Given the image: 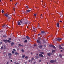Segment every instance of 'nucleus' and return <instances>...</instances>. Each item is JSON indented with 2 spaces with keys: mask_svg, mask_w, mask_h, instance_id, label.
I'll return each mask as SVG.
<instances>
[{
  "mask_svg": "<svg viewBox=\"0 0 64 64\" xmlns=\"http://www.w3.org/2000/svg\"><path fill=\"white\" fill-rule=\"evenodd\" d=\"M40 54H39V57H42V58H44V56H43V54H45V53H44V52H40Z\"/></svg>",
  "mask_w": 64,
  "mask_h": 64,
  "instance_id": "1",
  "label": "nucleus"
},
{
  "mask_svg": "<svg viewBox=\"0 0 64 64\" xmlns=\"http://www.w3.org/2000/svg\"><path fill=\"white\" fill-rule=\"evenodd\" d=\"M3 41L4 42H9V43H11V42L8 40H4Z\"/></svg>",
  "mask_w": 64,
  "mask_h": 64,
  "instance_id": "2",
  "label": "nucleus"
},
{
  "mask_svg": "<svg viewBox=\"0 0 64 64\" xmlns=\"http://www.w3.org/2000/svg\"><path fill=\"white\" fill-rule=\"evenodd\" d=\"M49 46L50 47H52L54 48V49H55L56 48L55 46H53V45H50Z\"/></svg>",
  "mask_w": 64,
  "mask_h": 64,
  "instance_id": "3",
  "label": "nucleus"
},
{
  "mask_svg": "<svg viewBox=\"0 0 64 64\" xmlns=\"http://www.w3.org/2000/svg\"><path fill=\"white\" fill-rule=\"evenodd\" d=\"M55 39L56 40V41H57V40L58 41H61V40H62V39L60 38H56Z\"/></svg>",
  "mask_w": 64,
  "mask_h": 64,
  "instance_id": "4",
  "label": "nucleus"
},
{
  "mask_svg": "<svg viewBox=\"0 0 64 64\" xmlns=\"http://www.w3.org/2000/svg\"><path fill=\"white\" fill-rule=\"evenodd\" d=\"M42 45H40L39 46H38V48H40V49H42Z\"/></svg>",
  "mask_w": 64,
  "mask_h": 64,
  "instance_id": "5",
  "label": "nucleus"
},
{
  "mask_svg": "<svg viewBox=\"0 0 64 64\" xmlns=\"http://www.w3.org/2000/svg\"><path fill=\"white\" fill-rule=\"evenodd\" d=\"M59 14L60 15V16H62V17H63V15L61 13V12L59 13Z\"/></svg>",
  "mask_w": 64,
  "mask_h": 64,
  "instance_id": "6",
  "label": "nucleus"
},
{
  "mask_svg": "<svg viewBox=\"0 0 64 64\" xmlns=\"http://www.w3.org/2000/svg\"><path fill=\"white\" fill-rule=\"evenodd\" d=\"M59 14L60 15V16H62V17H63V15L61 13V12L59 13Z\"/></svg>",
  "mask_w": 64,
  "mask_h": 64,
  "instance_id": "7",
  "label": "nucleus"
},
{
  "mask_svg": "<svg viewBox=\"0 0 64 64\" xmlns=\"http://www.w3.org/2000/svg\"><path fill=\"white\" fill-rule=\"evenodd\" d=\"M59 14L60 15V16H62V17H63V15L61 13V12L59 13Z\"/></svg>",
  "mask_w": 64,
  "mask_h": 64,
  "instance_id": "8",
  "label": "nucleus"
},
{
  "mask_svg": "<svg viewBox=\"0 0 64 64\" xmlns=\"http://www.w3.org/2000/svg\"><path fill=\"white\" fill-rule=\"evenodd\" d=\"M7 26L6 25V24L4 25H3L2 26V27L3 28H6V26Z\"/></svg>",
  "mask_w": 64,
  "mask_h": 64,
  "instance_id": "9",
  "label": "nucleus"
},
{
  "mask_svg": "<svg viewBox=\"0 0 64 64\" xmlns=\"http://www.w3.org/2000/svg\"><path fill=\"white\" fill-rule=\"evenodd\" d=\"M26 38H27L28 40H29L30 39V38L28 36H26Z\"/></svg>",
  "mask_w": 64,
  "mask_h": 64,
  "instance_id": "10",
  "label": "nucleus"
},
{
  "mask_svg": "<svg viewBox=\"0 0 64 64\" xmlns=\"http://www.w3.org/2000/svg\"><path fill=\"white\" fill-rule=\"evenodd\" d=\"M45 32H44V30H42L41 32V33L42 34H44V33H45Z\"/></svg>",
  "mask_w": 64,
  "mask_h": 64,
  "instance_id": "11",
  "label": "nucleus"
},
{
  "mask_svg": "<svg viewBox=\"0 0 64 64\" xmlns=\"http://www.w3.org/2000/svg\"><path fill=\"white\" fill-rule=\"evenodd\" d=\"M8 56H12V54L11 53H8Z\"/></svg>",
  "mask_w": 64,
  "mask_h": 64,
  "instance_id": "12",
  "label": "nucleus"
},
{
  "mask_svg": "<svg viewBox=\"0 0 64 64\" xmlns=\"http://www.w3.org/2000/svg\"><path fill=\"white\" fill-rule=\"evenodd\" d=\"M50 63H54V62H55V60H52L50 61Z\"/></svg>",
  "mask_w": 64,
  "mask_h": 64,
  "instance_id": "13",
  "label": "nucleus"
},
{
  "mask_svg": "<svg viewBox=\"0 0 64 64\" xmlns=\"http://www.w3.org/2000/svg\"><path fill=\"white\" fill-rule=\"evenodd\" d=\"M17 23L18 24V25L19 26H20V25H21V24L19 22H17Z\"/></svg>",
  "mask_w": 64,
  "mask_h": 64,
  "instance_id": "14",
  "label": "nucleus"
},
{
  "mask_svg": "<svg viewBox=\"0 0 64 64\" xmlns=\"http://www.w3.org/2000/svg\"><path fill=\"white\" fill-rule=\"evenodd\" d=\"M15 44L14 42H12L11 43V46H13V45H14Z\"/></svg>",
  "mask_w": 64,
  "mask_h": 64,
  "instance_id": "15",
  "label": "nucleus"
},
{
  "mask_svg": "<svg viewBox=\"0 0 64 64\" xmlns=\"http://www.w3.org/2000/svg\"><path fill=\"white\" fill-rule=\"evenodd\" d=\"M18 46H20V47H21V46H22V47H23V46H24L23 45V44L21 45L20 44H18Z\"/></svg>",
  "mask_w": 64,
  "mask_h": 64,
  "instance_id": "16",
  "label": "nucleus"
},
{
  "mask_svg": "<svg viewBox=\"0 0 64 64\" xmlns=\"http://www.w3.org/2000/svg\"><path fill=\"white\" fill-rule=\"evenodd\" d=\"M4 16L6 17H9V16H8V14H5Z\"/></svg>",
  "mask_w": 64,
  "mask_h": 64,
  "instance_id": "17",
  "label": "nucleus"
},
{
  "mask_svg": "<svg viewBox=\"0 0 64 64\" xmlns=\"http://www.w3.org/2000/svg\"><path fill=\"white\" fill-rule=\"evenodd\" d=\"M26 12H29L31 11V10H26Z\"/></svg>",
  "mask_w": 64,
  "mask_h": 64,
  "instance_id": "18",
  "label": "nucleus"
},
{
  "mask_svg": "<svg viewBox=\"0 0 64 64\" xmlns=\"http://www.w3.org/2000/svg\"><path fill=\"white\" fill-rule=\"evenodd\" d=\"M56 25L58 27H59V24L58 23L56 24Z\"/></svg>",
  "mask_w": 64,
  "mask_h": 64,
  "instance_id": "19",
  "label": "nucleus"
},
{
  "mask_svg": "<svg viewBox=\"0 0 64 64\" xmlns=\"http://www.w3.org/2000/svg\"><path fill=\"white\" fill-rule=\"evenodd\" d=\"M59 56L60 58L62 57V55L61 54H59Z\"/></svg>",
  "mask_w": 64,
  "mask_h": 64,
  "instance_id": "20",
  "label": "nucleus"
},
{
  "mask_svg": "<svg viewBox=\"0 0 64 64\" xmlns=\"http://www.w3.org/2000/svg\"><path fill=\"white\" fill-rule=\"evenodd\" d=\"M4 38H6L7 37V36H6V35H4L2 36Z\"/></svg>",
  "mask_w": 64,
  "mask_h": 64,
  "instance_id": "21",
  "label": "nucleus"
},
{
  "mask_svg": "<svg viewBox=\"0 0 64 64\" xmlns=\"http://www.w3.org/2000/svg\"><path fill=\"white\" fill-rule=\"evenodd\" d=\"M28 42V41H27V40H25L24 41V43H27Z\"/></svg>",
  "mask_w": 64,
  "mask_h": 64,
  "instance_id": "22",
  "label": "nucleus"
},
{
  "mask_svg": "<svg viewBox=\"0 0 64 64\" xmlns=\"http://www.w3.org/2000/svg\"><path fill=\"white\" fill-rule=\"evenodd\" d=\"M14 54H15V55H18V54H19V53L17 52H15Z\"/></svg>",
  "mask_w": 64,
  "mask_h": 64,
  "instance_id": "23",
  "label": "nucleus"
},
{
  "mask_svg": "<svg viewBox=\"0 0 64 64\" xmlns=\"http://www.w3.org/2000/svg\"><path fill=\"white\" fill-rule=\"evenodd\" d=\"M47 55L48 56H50V53H47Z\"/></svg>",
  "mask_w": 64,
  "mask_h": 64,
  "instance_id": "24",
  "label": "nucleus"
},
{
  "mask_svg": "<svg viewBox=\"0 0 64 64\" xmlns=\"http://www.w3.org/2000/svg\"><path fill=\"white\" fill-rule=\"evenodd\" d=\"M35 57L36 58H37V59H38L39 58V57L38 56H35Z\"/></svg>",
  "mask_w": 64,
  "mask_h": 64,
  "instance_id": "25",
  "label": "nucleus"
},
{
  "mask_svg": "<svg viewBox=\"0 0 64 64\" xmlns=\"http://www.w3.org/2000/svg\"><path fill=\"white\" fill-rule=\"evenodd\" d=\"M36 42L37 43H40V41L39 40H38L36 41Z\"/></svg>",
  "mask_w": 64,
  "mask_h": 64,
  "instance_id": "26",
  "label": "nucleus"
},
{
  "mask_svg": "<svg viewBox=\"0 0 64 64\" xmlns=\"http://www.w3.org/2000/svg\"><path fill=\"white\" fill-rule=\"evenodd\" d=\"M52 53H54V52H55V51L54 50H53L52 51Z\"/></svg>",
  "mask_w": 64,
  "mask_h": 64,
  "instance_id": "27",
  "label": "nucleus"
},
{
  "mask_svg": "<svg viewBox=\"0 0 64 64\" xmlns=\"http://www.w3.org/2000/svg\"><path fill=\"white\" fill-rule=\"evenodd\" d=\"M33 60H34V58H32L31 59V61H33Z\"/></svg>",
  "mask_w": 64,
  "mask_h": 64,
  "instance_id": "28",
  "label": "nucleus"
},
{
  "mask_svg": "<svg viewBox=\"0 0 64 64\" xmlns=\"http://www.w3.org/2000/svg\"><path fill=\"white\" fill-rule=\"evenodd\" d=\"M24 57H25V55H23L22 56V58H24Z\"/></svg>",
  "mask_w": 64,
  "mask_h": 64,
  "instance_id": "29",
  "label": "nucleus"
},
{
  "mask_svg": "<svg viewBox=\"0 0 64 64\" xmlns=\"http://www.w3.org/2000/svg\"><path fill=\"white\" fill-rule=\"evenodd\" d=\"M4 49L5 50L6 49V46H4Z\"/></svg>",
  "mask_w": 64,
  "mask_h": 64,
  "instance_id": "30",
  "label": "nucleus"
},
{
  "mask_svg": "<svg viewBox=\"0 0 64 64\" xmlns=\"http://www.w3.org/2000/svg\"><path fill=\"white\" fill-rule=\"evenodd\" d=\"M59 49H63V48L62 47H59Z\"/></svg>",
  "mask_w": 64,
  "mask_h": 64,
  "instance_id": "31",
  "label": "nucleus"
},
{
  "mask_svg": "<svg viewBox=\"0 0 64 64\" xmlns=\"http://www.w3.org/2000/svg\"><path fill=\"white\" fill-rule=\"evenodd\" d=\"M20 23H23V22H22V20H20Z\"/></svg>",
  "mask_w": 64,
  "mask_h": 64,
  "instance_id": "32",
  "label": "nucleus"
},
{
  "mask_svg": "<svg viewBox=\"0 0 64 64\" xmlns=\"http://www.w3.org/2000/svg\"><path fill=\"white\" fill-rule=\"evenodd\" d=\"M33 30L34 31H35V28L34 27L33 28Z\"/></svg>",
  "mask_w": 64,
  "mask_h": 64,
  "instance_id": "33",
  "label": "nucleus"
},
{
  "mask_svg": "<svg viewBox=\"0 0 64 64\" xmlns=\"http://www.w3.org/2000/svg\"><path fill=\"white\" fill-rule=\"evenodd\" d=\"M26 8H29L28 6H26Z\"/></svg>",
  "mask_w": 64,
  "mask_h": 64,
  "instance_id": "34",
  "label": "nucleus"
},
{
  "mask_svg": "<svg viewBox=\"0 0 64 64\" xmlns=\"http://www.w3.org/2000/svg\"><path fill=\"white\" fill-rule=\"evenodd\" d=\"M26 24V25H27V24H27V22H25L24 24Z\"/></svg>",
  "mask_w": 64,
  "mask_h": 64,
  "instance_id": "35",
  "label": "nucleus"
},
{
  "mask_svg": "<svg viewBox=\"0 0 64 64\" xmlns=\"http://www.w3.org/2000/svg\"><path fill=\"white\" fill-rule=\"evenodd\" d=\"M22 52H24V50L23 49H22Z\"/></svg>",
  "mask_w": 64,
  "mask_h": 64,
  "instance_id": "36",
  "label": "nucleus"
},
{
  "mask_svg": "<svg viewBox=\"0 0 64 64\" xmlns=\"http://www.w3.org/2000/svg\"><path fill=\"white\" fill-rule=\"evenodd\" d=\"M4 47L2 46V47H1V48H0V49H3V48Z\"/></svg>",
  "mask_w": 64,
  "mask_h": 64,
  "instance_id": "37",
  "label": "nucleus"
},
{
  "mask_svg": "<svg viewBox=\"0 0 64 64\" xmlns=\"http://www.w3.org/2000/svg\"><path fill=\"white\" fill-rule=\"evenodd\" d=\"M12 54H14V53H15V52H14V51H12Z\"/></svg>",
  "mask_w": 64,
  "mask_h": 64,
  "instance_id": "38",
  "label": "nucleus"
},
{
  "mask_svg": "<svg viewBox=\"0 0 64 64\" xmlns=\"http://www.w3.org/2000/svg\"><path fill=\"white\" fill-rule=\"evenodd\" d=\"M50 55H53V54L52 53H50Z\"/></svg>",
  "mask_w": 64,
  "mask_h": 64,
  "instance_id": "39",
  "label": "nucleus"
},
{
  "mask_svg": "<svg viewBox=\"0 0 64 64\" xmlns=\"http://www.w3.org/2000/svg\"><path fill=\"white\" fill-rule=\"evenodd\" d=\"M34 16H36L37 15H36V14H34Z\"/></svg>",
  "mask_w": 64,
  "mask_h": 64,
  "instance_id": "40",
  "label": "nucleus"
},
{
  "mask_svg": "<svg viewBox=\"0 0 64 64\" xmlns=\"http://www.w3.org/2000/svg\"><path fill=\"white\" fill-rule=\"evenodd\" d=\"M11 17H9L8 18V19H9V20H10V19H11Z\"/></svg>",
  "mask_w": 64,
  "mask_h": 64,
  "instance_id": "41",
  "label": "nucleus"
},
{
  "mask_svg": "<svg viewBox=\"0 0 64 64\" xmlns=\"http://www.w3.org/2000/svg\"><path fill=\"white\" fill-rule=\"evenodd\" d=\"M0 32H1L2 33V32H3V30H1V31H0Z\"/></svg>",
  "mask_w": 64,
  "mask_h": 64,
  "instance_id": "42",
  "label": "nucleus"
},
{
  "mask_svg": "<svg viewBox=\"0 0 64 64\" xmlns=\"http://www.w3.org/2000/svg\"><path fill=\"white\" fill-rule=\"evenodd\" d=\"M39 62H41V60H39Z\"/></svg>",
  "mask_w": 64,
  "mask_h": 64,
  "instance_id": "43",
  "label": "nucleus"
},
{
  "mask_svg": "<svg viewBox=\"0 0 64 64\" xmlns=\"http://www.w3.org/2000/svg\"><path fill=\"white\" fill-rule=\"evenodd\" d=\"M25 58L26 59H27V58H28V57H27V56H26Z\"/></svg>",
  "mask_w": 64,
  "mask_h": 64,
  "instance_id": "44",
  "label": "nucleus"
},
{
  "mask_svg": "<svg viewBox=\"0 0 64 64\" xmlns=\"http://www.w3.org/2000/svg\"><path fill=\"white\" fill-rule=\"evenodd\" d=\"M2 13H4V10H2Z\"/></svg>",
  "mask_w": 64,
  "mask_h": 64,
  "instance_id": "45",
  "label": "nucleus"
},
{
  "mask_svg": "<svg viewBox=\"0 0 64 64\" xmlns=\"http://www.w3.org/2000/svg\"><path fill=\"white\" fill-rule=\"evenodd\" d=\"M8 39L10 40H11V38H8Z\"/></svg>",
  "mask_w": 64,
  "mask_h": 64,
  "instance_id": "46",
  "label": "nucleus"
},
{
  "mask_svg": "<svg viewBox=\"0 0 64 64\" xmlns=\"http://www.w3.org/2000/svg\"><path fill=\"white\" fill-rule=\"evenodd\" d=\"M9 62H7L6 64H9Z\"/></svg>",
  "mask_w": 64,
  "mask_h": 64,
  "instance_id": "47",
  "label": "nucleus"
},
{
  "mask_svg": "<svg viewBox=\"0 0 64 64\" xmlns=\"http://www.w3.org/2000/svg\"><path fill=\"white\" fill-rule=\"evenodd\" d=\"M36 45H37V44H36L34 45V46H36Z\"/></svg>",
  "mask_w": 64,
  "mask_h": 64,
  "instance_id": "48",
  "label": "nucleus"
},
{
  "mask_svg": "<svg viewBox=\"0 0 64 64\" xmlns=\"http://www.w3.org/2000/svg\"><path fill=\"white\" fill-rule=\"evenodd\" d=\"M13 50L14 51H16V50H15V49H13Z\"/></svg>",
  "mask_w": 64,
  "mask_h": 64,
  "instance_id": "49",
  "label": "nucleus"
},
{
  "mask_svg": "<svg viewBox=\"0 0 64 64\" xmlns=\"http://www.w3.org/2000/svg\"><path fill=\"white\" fill-rule=\"evenodd\" d=\"M60 22H62V21H61V20H60Z\"/></svg>",
  "mask_w": 64,
  "mask_h": 64,
  "instance_id": "50",
  "label": "nucleus"
},
{
  "mask_svg": "<svg viewBox=\"0 0 64 64\" xmlns=\"http://www.w3.org/2000/svg\"><path fill=\"white\" fill-rule=\"evenodd\" d=\"M9 58L10 59V58H11V56H9Z\"/></svg>",
  "mask_w": 64,
  "mask_h": 64,
  "instance_id": "51",
  "label": "nucleus"
},
{
  "mask_svg": "<svg viewBox=\"0 0 64 64\" xmlns=\"http://www.w3.org/2000/svg\"><path fill=\"white\" fill-rule=\"evenodd\" d=\"M42 16V14H41L40 16V17H41V16Z\"/></svg>",
  "mask_w": 64,
  "mask_h": 64,
  "instance_id": "52",
  "label": "nucleus"
},
{
  "mask_svg": "<svg viewBox=\"0 0 64 64\" xmlns=\"http://www.w3.org/2000/svg\"><path fill=\"white\" fill-rule=\"evenodd\" d=\"M60 52H63V50H60Z\"/></svg>",
  "mask_w": 64,
  "mask_h": 64,
  "instance_id": "53",
  "label": "nucleus"
},
{
  "mask_svg": "<svg viewBox=\"0 0 64 64\" xmlns=\"http://www.w3.org/2000/svg\"><path fill=\"white\" fill-rule=\"evenodd\" d=\"M23 39H26V38H24Z\"/></svg>",
  "mask_w": 64,
  "mask_h": 64,
  "instance_id": "54",
  "label": "nucleus"
},
{
  "mask_svg": "<svg viewBox=\"0 0 64 64\" xmlns=\"http://www.w3.org/2000/svg\"><path fill=\"white\" fill-rule=\"evenodd\" d=\"M0 43V44H2V42H1Z\"/></svg>",
  "mask_w": 64,
  "mask_h": 64,
  "instance_id": "55",
  "label": "nucleus"
},
{
  "mask_svg": "<svg viewBox=\"0 0 64 64\" xmlns=\"http://www.w3.org/2000/svg\"><path fill=\"white\" fill-rule=\"evenodd\" d=\"M14 10L15 11V8H14Z\"/></svg>",
  "mask_w": 64,
  "mask_h": 64,
  "instance_id": "56",
  "label": "nucleus"
},
{
  "mask_svg": "<svg viewBox=\"0 0 64 64\" xmlns=\"http://www.w3.org/2000/svg\"><path fill=\"white\" fill-rule=\"evenodd\" d=\"M61 45H60V46H59V47H61Z\"/></svg>",
  "mask_w": 64,
  "mask_h": 64,
  "instance_id": "57",
  "label": "nucleus"
},
{
  "mask_svg": "<svg viewBox=\"0 0 64 64\" xmlns=\"http://www.w3.org/2000/svg\"><path fill=\"white\" fill-rule=\"evenodd\" d=\"M40 34H38V36H39V35H40Z\"/></svg>",
  "mask_w": 64,
  "mask_h": 64,
  "instance_id": "58",
  "label": "nucleus"
},
{
  "mask_svg": "<svg viewBox=\"0 0 64 64\" xmlns=\"http://www.w3.org/2000/svg\"><path fill=\"white\" fill-rule=\"evenodd\" d=\"M28 24V25H30V23H28V24Z\"/></svg>",
  "mask_w": 64,
  "mask_h": 64,
  "instance_id": "59",
  "label": "nucleus"
},
{
  "mask_svg": "<svg viewBox=\"0 0 64 64\" xmlns=\"http://www.w3.org/2000/svg\"><path fill=\"white\" fill-rule=\"evenodd\" d=\"M44 46H45V47H46V45H44Z\"/></svg>",
  "mask_w": 64,
  "mask_h": 64,
  "instance_id": "60",
  "label": "nucleus"
},
{
  "mask_svg": "<svg viewBox=\"0 0 64 64\" xmlns=\"http://www.w3.org/2000/svg\"><path fill=\"white\" fill-rule=\"evenodd\" d=\"M30 61H31V60H29V62H30Z\"/></svg>",
  "mask_w": 64,
  "mask_h": 64,
  "instance_id": "61",
  "label": "nucleus"
},
{
  "mask_svg": "<svg viewBox=\"0 0 64 64\" xmlns=\"http://www.w3.org/2000/svg\"><path fill=\"white\" fill-rule=\"evenodd\" d=\"M36 55L37 56H38V54H36Z\"/></svg>",
  "mask_w": 64,
  "mask_h": 64,
  "instance_id": "62",
  "label": "nucleus"
},
{
  "mask_svg": "<svg viewBox=\"0 0 64 64\" xmlns=\"http://www.w3.org/2000/svg\"><path fill=\"white\" fill-rule=\"evenodd\" d=\"M20 63H17L16 64H19Z\"/></svg>",
  "mask_w": 64,
  "mask_h": 64,
  "instance_id": "63",
  "label": "nucleus"
},
{
  "mask_svg": "<svg viewBox=\"0 0 64 64\" xmlns=\"http://www.w3.org/2000/svg\"><path fill=\"white\" fill-rule=\"evenodd\" d=\"M10 62H12V60H10Z\"/></svg>",
  "mask_w": 64,
  "mask_h": 64,
  "instance_id": "64",
  "label": "nucleus"
}]
</instances>
